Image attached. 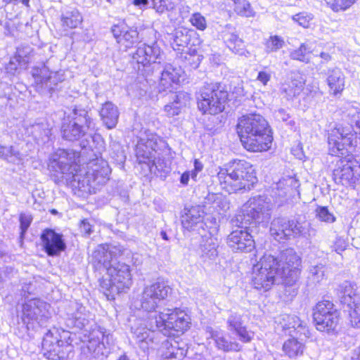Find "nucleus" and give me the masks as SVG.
<instances>
[{"label":"nucleus","instance_id":"obj_1","mask_svg":"<svg viewBox=\"0 0 360 360\" xmlns=\"http://www.w3.org/2000/svg\"><path fill=\"white\" fill-rule=\"evenodd\" d=\"M237 132L243 147L252 152L266 151L273 141L267 121L259 114L242 116L237 124Z\"/></svg>","mask_w":360,"mask_h":360},{"label":"nucleus","instance_id":"obj_2","mask_svg":"<svg viewBox=\"0 0 360 360\" xmlns=\"http://www.w3.org/2000/svg\"><path fill=\"white\" fill-rule=\"evenodd\" d=\"M75 154L72 151L60 149L54 155L49 167L56 172L54 176L57 181H63L65 179L81 191L91 192V189L95 188L96 185L91 178L89 177L87 171L84 175L78 173L79 166L75 163Z\"/></svg>","mask_w":360,"mask_h":360},{"label":"nucleus","instance_id":"obj_3","mask_svg":"<svg viewBox=\"0 0 360 360\" xmlns=\"http://www.w3.org/2000/svg\"><path fill=\"white\" fill-rule=\"evenodd\" d=\"M217 178L223 189L229 193L250 190L257 178L252 165L244 160H234L220 168Z\"/></svg>","mask_w":360,"mask_h":360},{"label":"nucleus","instance_id":"obj_4","mask_svg":"<svg viewBox=\"0 0 360 360\" xmlns=\"http://www.w3.org/2000/svg\"><path fill=\"white\" fill-rule=\"evenodd\" d=\"M94 128V123L89 110L81 104L76 103L68 108L61 124L62 137L70 141H77L88 134Z\"/></svg>","mask_w":360,"mask_h":360},{"label":"nucleus","instance_id":"obj_5","mask_svg":"<svg viewBox=\"0 0 360 360\" xmlns=\"http://www.w3.org/2000/svg\"><path fill=\"white\" fill-rule=\"evenodd\" d=\"M273 205L264 196H258L250 199L245 204L240 213L231 220L233 226L240 228L255 226L257 224L266 226L271 217Z\"/></svg>","mask_w":360,"mask_h":360},{"label":"nucleus","instance_id":"obj_6","mask_svg":"<svg viewBox=\"0 0 360 360\" xmlns=\"http://www.w3.org/2000/svg\"><path fill=\"white\" fill-rule=\"evenodd\" d=\"M70 332L53 328L44 335L42 341V352L49 360H63L72 356V346Z\"/></svg>","mask_w":360,"mask_h":360},{"label":"nucleus","instance_id":"obj_7","mask_svg":"<svg viewBox=\"0 0 360 360\" xmlns=\"http://www.w3.org/2000/svg\"><path fill=\"white\" fill-rule=\"evenodd\" d=\"M107 271L109 278L100 280V287L108 299L129 289L132 283L130 266L117 259Z\"/></svg>","mask_w":360,"mask_h":360},{"label":"nucleus","instance_id":"obj_8","mask_svg":"<svg viewBox=\"0 0 360 360\" xmlns=\"http://www.w3.org/2000/svg\"><path fill=\"white\" fill-rule=\"evenodd\" d=\"M227 98V91L221 89L219 84H207L200 90L198 106L203 113L215 115L224 110Z\"/></svg>","mask_w":360,"mask_h":360},{"label":"nucleus","instance_id":"obj_9","mask_svg":"<svg viewBox=\"0 0 360 360\" xmlns=\"http://www.w3.org/2000/svg\"><path fill=\"white\" fill-rule=\"evenodd\" d=\"M276 260L277 275L285 283L292 285L297 283L301 272L302 259L292 248L281 252Z\"/></svg>","mask_w":360,"mask_h":360},{"label":"nucleus","instance_id":"obj_10","mask_svg":"<svg viewBox=\"0 0 360 360\" xmlns=\"http://www.w3.org/2000/svg\"><path fill=\"white\" fill-rule=\"evenodd\" d=\"M276 264L275 257L265 255L253 266L252 283L255 288L266 291L272 285L280 283L281 278L277 275Z\"/></svg>","mask_w":360,"mask_h":360},{"label":"nucleus","instance_id":"obj_11","mask_svg":"<svg viewBox=\"0 0 360 360\" xmlns=\"http://www.w3.org/2000/svg\"><path fill=\"white\" fill-rule=\"evenodd\" d=\"M133 60L138 64L139 71L146 77L154 75L155 69L160 70V64L163 60V53L157 43L151 46L143 44L140 45L133 53Z\"/></svg>","mask_w":360,"mask_h":360},{"label":"nucleus","instance_id":"obj_12","mask_svg":"<svg viewBox=\"0 0 360 360\" xmlns=\"http://www.w3.org/2000/svg\"><path fill=\"white\" fill-rule=\"evenodd\" d=\"M356 138L351 127L335 126L328 131V143L329 152L332 155L347 156L349 148L354 146Z\"/></svg>","mask_w":360,"mask_h":360},{"label":"nucleus","instance_id":"obj_13","mask_svg":"<svg viewBox=\"0 0 360 360\" xmlns=\"http://www.w3.org/2000/svg\"><path fill=\"white\" fill-rule=\"evenodd\" d=\"M309 228L310 224L306 221L278 217L272 221L270 233L275 240L280 241L290 236L294 238L298 236L307 237Z\"/></svg>","mask_w":360,"mask_h":360},{"label":"nucleus","instance_id":"obj_14","mask_svg":"<svg viewBox=\"0 0 360 360\" xmlns=\"http://www.w3.org/2000/svg\"><path fill=\"white\" fill-rule=\"evenodd\" d=\"M313 318L316 329L320 331H333L338 327L340 313L330 301H322L314 308Z\"/></svg>","mask_w":360,"mask_h":360},{"label":"nucleus","instance_id":"obj_15","mask_svg":"<svg viewBox=\"0 0 360 360\" xmlns=\"http://www.w3.org/2000/svg\"><path fill=\"white\" fill-rule=\"evenodd\" d=\"M172 289L163 280H157L153 283L143 288L140 305L146 311H153L158 307L159 303L167 299L172 293Z\"/></svg>","mask_w":360,"mask_h":360},{"label":"nucleus","instance_id":"obj_16","mask_svg":"<svg viewBox=\"0 0 360 360\" xmlns=\"http://www.w3.org/2000/svg\"><path fill=\"white\" fill-rule=\"evenodd\" d=\"M360 177V165L346 158L338 159L333 171V179L338 184L355 187Z\"/></svg>","mask_w":360,"mask_h":360},{"label":"nucleus","instance_id":"obj_17","mask_svg":"<svg viewBox=\"0 0 360 360\" xmlns=\"http://www.w3.org/2000/svg\"><path fill=\"white\" fill-rule=\"evenodd\" d=\"M227 237V244L233 252H250L255 248V241L250 233V227L236 226Z\"/></svg>","mask_w":360,"mask_h":360},{"label":"nucleus","instance_id":"obj_18","mask_svg":"<svg viewBox=\"0 0 360 360\" xmlns=\"http://www.w3.org/2000/svg\"><path fill=\"white\" fill-rule=\"evenodd\" d=\"M47 306L46 302L39 299L30 300L22 305V321L27 325V328L29 325L34 321L42 323L48 319Z\"/></svg>","mask_w":360,"mask_h":360},{"label":"nucleus","instance_id":"obj_19","mask_svg":"<svg viewBox=\"0 0 360 360\" xmlns=\"http://www.w3.org/2000/svg\"><path fill=\"white\" fill-rule=\"evenodd\" d=\"M162 142V141L160 138L153 134L148 136L146 139H141L136 148V155L139 164H143L146 167L147 162H151L155 155H160L158 145Z\"/></svg>","mask_w":360,"mask_h":360},{"label":"nucleus","instance_id":"obj_20","mask_svg":"<svg viewBox=\"0 0 360 360\" xmlns=\"http://www.w3.org/2000/svg\"><path fill=\"white\" fill-rule=\"evenodd\" d=\"M70 307V309L67 312L65 319L66 326L68 328L90 330L91 329L90 315L86 307L77 302L71 303Z\"/></svg>","mask_w":360,"mask_h":360},{"label":"nucleus","instance_id":"obj_21","mask_svg":"<svg viewBox=\"0 0 360 360\" xmlns=\"http://www.w3.org/2000/svg\"><path fill=\"white\" fill-rule=\"evenodd\" d=\"M165 317L166 321L164 326L165 328V335H167V332L170 335V330L184 333L190 327V316L184 311L178 308L167 309Z\"/></svg>","mask_w":360,"mask_h":360},{"label":"nucleus","instance_id":"obj_22","mask_svg":"<svg viewBox=\"0 0 360 360\" xmlns=\"http://www.w3.org/2000/svg\"><path fill=\"white\" fill-rule=\"evenodd\" d=\"M41 245L49 256H58L66 248L63 235L51 229H44L40 236Z\"/></svg>","mask_w":360,"mask_h":360},{"label":"nucleus","instance_id":"obj_23","mask_svg":"<svg viewBox=\"0 0 360 360\" xmlns=\"http://www.w3.org/2000/svg\"><path fill=\"white\" fill-rule=\"evenodd\" d=\"M117 259V249L108 245H98L91 255V262L98 270L107 271Z\"/></svg>","mask_w":360,"mask_h":360},{"label":"nucleus","instance_id":"obj_24","mask_svg":"<svg viewBox=\"0 0 360 360\" xmlns=\"http://www.w3.org/2000/svg\"><path fill=\"white\" fill-rule=\"evenodd\" d=\"M280 324L284 330H288L290 336H295L300 340L309 337L310 333L306 323L295 315L283 314Z\"/></svg>","mask_w":360,"mask_h":360},{"label":"nucleus","instance_id":"obj_25","mask_svg":"<svg viewBox=\"0 0 360 360\" xmlns=\"http://www.w3.org/2000/svg\"><path fill=\"white\" fill-rule=\"evenodd\" d=\"M48 62L41 68H36L33 70L32 76L37 85H41L49 92L55 90V86L60 82L63 80V75L58 72H50L48 67Z\"/></svg>","mask_w":360,"mask_h":360},{"label":"nucleus","instance_id":"obj_26","mask_svg":"<svg viewBox=\"0 0 360 360\" xmlns=\"http://www.w3.org/2000/svg\"><path fill=\"white\" fill-rule=\"evenodd\" d=\"M305 79L299 72H292L289 78L281 84V94L287 100H292L304 89Z\"/></svg>","mask_w":360,"mask_h":360},{"label":"nucleus","instance_id":"obj_27","mask_svg":"<svg viewBox=\"0 0 360 360\" xmlns=\"http://www.w3.org/2000/svg\"><path fill=\"white\" fill-rule=\"evenodd\" d=\"M226 324L228 330L236 334L240 341L249 343L254 338V332L247 329L241 314L231 312L227 318Z\"/></svg>","mask_w":360,"mask_h":360},{"label":"nucleus","instance_id":"obj_28","mask_svg":"<svg viewBox=\"0 0 360 360\" xmlns=\"http://www.w3.org/2000/svg\"><path fill=\"white\" fill-rule=\"evenodd\" d=\"M111 32L117 43L127 49L131 47L139 41V32L136 29L129 27L123 22L114 25Z\"/></svg>","mask_w":360,"mask_h":360},{"label":"nucleus","instance_id":"obj_29","mask_svg":"<svg viewBox=\"0 0 360 360\" xmlns=\"http://www.w3.org/2000/svg\"><path fill=\"white\" fill-rule=\"evenodd\" d=\"M89 177L91 178L94 185L98 186L105 183L110 174L108 162L102 158H96L87 163Z\"/></svg>","mask_w":360,"mask_h":360},{"label":"nucleus","instance_id":"obj_30","mask_svg":"<svg viewBox=\"0 0 360 360\" xmlns=\"http://www.w3.org/2000/svg\"><path fill=\"white\" fill-rule=\"evenodd\" d=\"M181 224L184 229L192 231L203 226V211L200 206L185 209L181 216Z\"/></svg>","mask_w":360,"mask_h":360},{"label":"nucleus","instance_id":"obj_31","mask_svg":"<svg viewBox=\"0 0 360 360\" xmlns=\"http://www.w3.org/2000/svg\"><path fill=\"white\" fill-rule=\"evenodd\" d=\"M307 285L314 288L327 279V268L320 262H311L307 269Z\"/></svg>","mask_w":360,"mask_h":360},{"label":"nucleus","instance_id":"obj_32","mask_svg":"<svg viewBox=\"0 0 360 360\" xmlns=\"http://www.w3.org/2000/svg\"><path fill=\"white\" fill-rule=\"evenodd\" d=\"M356 284L349 281L341 283L337 288V295L342 304L351 306L352 303L360 299Z\"/></svg>","mask_w":360,"mask_h":360},{"label":"nucleus","instance_id":"obj_33","mask_svg":"<svg viewBox=\"0 0 360 360\" xmlns=\"http://www.w3.org/2000/svg\"><path fill=\"white\" fill-rule=\"evenodd\" d=\"M208 338L214 340L216 347L224 352H239L242 349V346L236 341H231L228 340L223 332L214 330L212 328H209Z\"/></svg>","mask_w":360,"mask_h":360},{"label":"nucleus","instance_id":"obj_34","mask_svg":"<svg viewBox=\"0 0 360 360\" xmlns=\"http://www.w3.org/2000/svg\"><path fill=\"white\" fill-rule=\"evenodd\" d=\"M154 74L157 75L160 85L164 90L172 87V84H176L180 76L179 70L170 64H167L164 67L160 64V70L155 69Z\"/></svg>","mask_w":360,"mask_h":360},{"label":"nucleus","instance_id":"obj_35","mask_svg":"<svg viewBox=\"0 0 360 360\" xmlns=\"http://www.w3.org/2000/svg\"><path fill=\"white\" fill-rule=\"evenodd\" d=\"M326 82L330 89V93L337 95L345 89V77L342 71L337 68H329L326 72Z\"/></svg>","mask_w":360,"mask_h":360},{"label":"nucleus","instance_id":"obj_36","mask_svg":"<svg viewBox=\"0 0 360 360\" xmlns=\"http://www.w3.org/2000/svg\"><path fill=\"white\" fill-rule=\"evenodd\" d=\"M145 321L138 319L131 326V331L142 348L149 347L150 343L153 342L154 334L146 327Z\"/></svg>","mask_w":360,"mask_h":360},{"label":"nucleus","instance_id":"obj_37","mask_svg":"<svg viewBox=\"0 0 360 360\" xmlns=\"http://www.w3.org/2000/svg\"><path fill=\"white\" fill-rule=\"evenodd\" d=\"M99 115L103 124L108 129H112L117 124L120 112L115 105L110 101H107L102 105Z\"/></svg>","mask_w":360,"mask_h":360},{"label":"nucleus","instance_id":"obj_38","mask_svg":"<svg viewBox=\"0 0 360 360\" xmlns=\"http://www.w3.org/2000/svg\"><path fill=\"white\" fill-rule=\"evenodd\" d=\"M89 339L86 344V348L89 353L94 356L103 354V348L105 346L104 331L100 327L96 326L89 333Z\"/></svg>","mask_w":360,"mask_h":360},{"label":"nucleus","instance_id":"obj_39","mask_svg":"<svg viewBox=\"0 0 360 360\" xmlns=\"http://www.w3.org/2000/svg\"><path fill=\"white\" fill-rule=\"evenodd\" d=\"M172 101L165 106V111L169 117L178 115L183 107L190 101V95L184 91L176 92L172 97Z\"/></svg>","mask_w":360,"mask_h":360},{"label":"nucleus","instance_id":"obj_40","mask_svg":"<svg viewBox=\"0 0 360 360\" xmlns=\"http://www.w3.org/2000/svg\"><path fill=\"white\" fill-rule=\"evenodd\" d=\"M223 39L228 48L233 53L245 57H248L250 55V52L245 49L243 40L236 34L226 32L223 35Z\"/></svg>","mask_w":360,"mask_h":360},{"label":"nucleus","instance_id":"obj_41","mask_svg":"<svg viewBox=\"0 0 360 360\" xmlns=\"http://www.w3.org/2000/svg\"><path fill=\"white\" fill-rule=\"evenodd\" d=\"M146 167L150 173H154L157 176L165 177L167 174L170 172L168 163L160 155H155L151 162H147Z\"/></svg>","mask_w":360,"mask_h":360},{"label":"nucleus","instance_id":"obj_42","mask_svg":"<svg viewBox=\"0 0 360 360\" xmlns=\"http://www.w3.org/2000/svg\"><path fill=\"white\" fill-rule=\"evenodd\" d=\"M82 21V15L76 8L67 9L61 16L62 26L65 30L77 27Z\"/></svg>","mask_w":360,"mask_h":360},{"label":"nucleus","instance_id":"obj_43","mask_svg":"<svg viewBox=\"0 0 360 360\" xmlns=\"http://www.w3.org/2000/svg\"><path fill=\"white\" fill-rule=\"evenodd\" d=\"M343 117L344 120L348 122L349 125V127H352L353 130H354V127L360 130L359 105L356 106L353 104H348L346 107H345V110L343 111ZM354 133L356 135V132L355 131H354Z\"/></svg>","mask_w":360,"mask_h":360},{"label":"nucleus","instance_id":"obj_44","mask_svg":"<svg viewBox=\"0 0 360 360\" xmlns=\"http://www.w3.org/2000/svg\"><path fill=\"white\" fill-rule=\"evenodd\" d=\"M292 338L286 340L283 345V351L290 358H295L301 356L303 354L304 349V345L300 341H298L299 338L295 336H291Z\"/></svg>","mask_w":360,"mask_h":360},{"label":"nucleus","instance_id":"obj_45","mask_svg":"<svg viewBox=\"0 0 360 360\" xmlns=\"http://www.w3.org/2000/svg\"><path fill=\"white\" fill-rule=\"evenodd\" d=\"M150 312L152 314H150L147 319L144 320L147 326L146 327H148V329L151 330L153 334L156 330H159L165 333V328H164V326L165 323H166L165 317V313L161 312L159 314H158L157 312L155 311V310Z\"/></svg>","mask_w":360,"mask_h":360},{"label":"nucleus","instance_id":"obj_46","mask_svg":"<svg viewBox=\"0 0 360 360\" xmlns=\"http://www.w3.org/2000/svg\"><path fill=\"white\" fill-rule=\"evenodd\" d=\"M0 158L8 162L19 165L22 162V155L13 146L0 145Z\"/></svg>","mask_w":360,"mask_h":360},{"label":"nucleus","instance_id":"obj_47","mask_svg":"<svg viewBox=\"0 0 360 360\" xmlns=\"http://www.w3.org/2000/svg\"><path fill=\"white\" fill-rule=\"evenodd\" d=\"M218 243L216 238H208L203 240L200 245L202 256L210 259H215L218 255Z\"/></svg>","mask_w":360,"mask_h":360},{"label":"nucleus","instance_id":"obj_48","mask_svg":"<svg viewBox=\"0 0 360 360\" xmlns=\"http://www.w3.org/2000/svg\"><path fill=\"white\" fill-rule=\"evenodd\" d=\"M172 40L171 44L173 49H179V46L185 47L188 44L191 37L186 29L179 28L172 34Z\"/></svg>","mask_w":360,"mask_h":360},{"label":"nucleus","instance_id":"obj_49","mask_svg":"<svg viewBox=\"0 0 360 360\" xmlns=\"http://www.w3.org/2000/svg\"><path fill=\"white\" fill-rule=\"evenodd\" d=\"M310 53V48L305 43L301 44L297 49L293 50L290 53V57L292 60H299L304 63H309V59L307 56Z\"/></svg>","mask_w":360,"mask_h":360},{"label":"nucleus","instance_id":"obj_50","mask_svg":"<svg viewBox=\"0 0 360 360\" xmlns=\"http://www.w3.org/2000/svg\"><path fill=\"white\" fill-rule=\"evenodd\" d=\"M234 3L235 12L244 17H252L255 13L251 8L250 4L247 0H236Z\"/></svg>","mask_w":360,"mask_h":360},{"label":"nucleus","instance_id":"obj_51","mask_svg":"<svg viewBox=\"0 0 360 360\" xmlns=\"http://www.w3.org/2000/svg\"><path fill=\"white\" fill-rule=\"evenodd\" d=\"M348 307L351 325L354 328H360V298Z\"/></svg>","mask_w":360,"mask_h":360},{"label":"nucleus","instance_id":"obj_52","mask_svg":"<svg viewBox=\"0 0 360 360\" xmlns=\"http://www.w3.org/2000/svg\"><path fill=\"white\" fill-rule=\"evenodd\" d=\"M284 44L282 37L278 35L271 36L265 43L266 51L267 53L276 52L283 48Z\"/></svg>","mask_w":360,"mask_h":360},{"label":"nucleus","instance_id":"obj_53","mask_svg":"<svg viewBox=\"0 0 360 360\" xmlns=\"http://www.w3.org/2000/svg\"><path fill=\"white\" fill-rule=\"evenodd\" d=\"M175 7L176 4L173 0H153V8L158 13L172 11Z\"/></svg>","mask_w":360,"mask_h":360},{"label":"nucleus","instance_id":"obj_54","mask_svg":"<svg viewBox=\"0 0 360 360\" xmlns=\"http://www.w3.org/2000/svg\"><path fill=\"white\" fill-rule=\"evenodd\" d=\"M316 217L321 221L326 223H333L335 221V217L330 212L327 207L319 206L316 209Z\"/></svg>","mask_w":360,"mask_h":360},{"label":"nucleus","instance_id":"obj_55","mask_svg":"<svg viewBox=\"0 0 360 360\" xmlns=\"http://www.w3.org/2000/svg\"><path fill=\"white\" fill-rule=\"evenodd\" d=\"M313 18L314 16L312 14L306 12H302L292 16V20L304 28L309 27L310 22Z\"/></svg>","mask_w":360,"mask_h":360},{"label":"nucleus","instance_id":"obj_56","mask_svg":"<svg viewBox=\"0 0 360 360\" xmlns=\"http://www.w3.org/2000/svg\"><path fill=\"white\" fill-rule=\"evenodd\" d=\"M190 22L200 30H204L207 27L206 20L200 13H193L190 18Z\"/></svg>","mask_w":360,"mask_h":360},{"label":"nucleus","instance_id":"obj_57","mask_svg":"<svg viewBox=\"0 0 360 360\" xmlns=\"http://www.w3.org/2000/svg\"><path fill=\"white\" fill-rule=\"evenodd\" d=\"M356 0H334L331 4V8L338 12L345 11L355 3Z\"/></svg>","mask_w":360,"mask_h":360},{"label":"nucleus","instance_id":"obj_58","mask_svg":"<svg viewBox=\"0 0 360 360\" xmlns=\"http://www.w3.org/2000/svg\"><path fill=\"white\" fill-rule=\"evenodd\" d=\"M32 217L31 215H28L26 214H20V237L23 238L25 233H26L27 229L30 226L32 222Z\"/></svg>","mask_w":360,"mask_h":360},{"label":"nucleus","instance_id":"obj_59","mask_svg":"<svg viewBox=\"0 0 360 360\" xmlns=\"http://www.w3.org/2000/svg\"><path fill=\"white\" fill-rule=\"evenodd\" d=\"M280 282H281L284 285V294L285 296H288L290 297V299H292L297 295L298 289L295 286L296 283H292V285H288L285 283L283 281H280Z\"/></svg>","mask_w":360,"mask_h":360},{"label":"nucleus","instance_id":"obj_60","mask_svg":"<svg viewBox=\"0 0 360 360\" xmlns=\"http://www.w3.org/2000/svg\"><path fill=\"white\" fill-rule=\"evenodd\" d=\"M20 56H15L11 58L9 63L7 64L6 69L8 72L14 73V72L18 69V67L20 64Z\"/></svg>","mask_w":360,"mask_h":360},{"label":"nucleus","instance_id":"obj_61","mask_svg":"<svg viewBox=\"0 0 360 360\" xmlns=\"http://www.w3.org/2000/svg\"><path fill=\"white\" fill-rule=\"evenodd\" d=\"M347 246L346 242L345 240L338 238L334 243V245L332 246V250L335 251L337 253H340L343 250H345Z\"/></svg>","mask_w":360,"mask_h":360},{"label":"nucleus","instance_id":"obj_62","mask_svg":"<svg viewBox=\"0 0 360 360\" xmlns=\"http://www.w3.org/2000/svg\"><path fill=\"white\" fill-rule=\"evenodd\" d=\"M79 229L81 233L86 236L90 235L92 232L91 225L89 224L87 219H84L82 221L79 226Z\"/></svg>","mask_w":360,"mask_h":360},{"label":"nucleus","instance_id":"obj_63","mask_svg":"<svg viewBox=\"0 0 360 360\" xmlns=\"http://www.w3.org/2000/svg\"><path fill=\"white\" fill-rule=\"evenodd\" d=\"M275 117L278 121L286 122L290 115L284 109L281 108L275 112Z\"/></svg>","mask_w":360,"mask_h":360},{"label":"nucleus","instance_id":"obj_64","mask_svg":"<svg viewBox=\"0 0 360 360\" xmlns=\"http://www.w3.org/2000/svg\"><path fill=\"white\" fill-rule=\"evenodd\" d=\"M257 79L260 82H262L264 85H266V84L271 79V75L266 72L260 71L258 73Z\"/></svg>","mask_w":360,"mask_h":360}]
</instances>
